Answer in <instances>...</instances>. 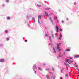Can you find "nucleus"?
Instances as JSON below:
<instances>
[{"instance_id":"cd10ccee","label":"nucleus","mask_w":79,"mask_h":79,"mask_svg":"<svg viewBox=\"0 0 79 79\" xmlns=\"http://www.w3.org/2000/svg\"><path fill=\"white\" fill-rule=\"evenodd\" d=\"M5 6V5L4 4H2V7H4Z\"/></svg>"},{"instance_id":"680f3d73","label":"nucleus","mask_w":79,"mask_h":79,"mask_svg":"<svg viewBox=\"0 0 79 79\" xmlns=\"http://www.w3.org/2000/svg\"><path fill=\"white\" fill-rule=\"evenodd\" d=\"M49 15L50 16V15Z\"/></svg>"},{"instance_id":"a18cd8bd","label":"nucleus","mask_w":79,"mask_h":79,"mask_svg":"<svg viewBox=\"0 0 79 79\" xmlns=\"http://www.w3.org/2000/svg\"><path fill=\"white\" fill-rule=\"evenodd\" d=\"M52 74V72H50L49 73V74H50V75H51V74Z\"/></svg>"},{"instance_id":"37998d69","label":"nucleus","mask_w":79,"mask_h":79,"mask_svg":"<svg viewBox=\"0 0 79 79\" xmlns=\"http://www.w3.org/2000/svg\"><path fill=\"white\" fill-rule=\"evenodd\" d=\"M69 19H68V18H66V20H67V21Z\"/></svg>"},{"instance_id":"9d476101","label":"nucleus","mask_w":79,"mask_h":79,"mask_svg":"<svg viewBox=\"0 0 79 79\" xmlns=\"http://www.w3.org/2000/svg\"><path fill=\"white\" fill-rule=\"evenodd\" d=\"M67 60V59H65V62L64 63V65L65 66L68 65V64H67V61H66Z\"/></svg>"},{"instance_id":"09e8293b","label":"nucleus","mask_w":79,"mask_h":79,"mask_svg":"<svg viewBox=\"0 0 79 79\" xmlns=\"http://www.w3.org/2000/svg\"><path fill=\"white\" fill-rule=\"evenodd\" d=\"M59 20H57V23H59Z\"/></svg>"},{"instance_id":"6e6552de","label":"nucleus","mask_w":79,"mask_h":79,"mask_svg":"<svg viewBox=\"0 0 79 79\" xmlns=\"http://www.w3.org/2000/svg\"><path fill=\"white\" fill-rule=\"evenodd\" d=\"M30 17H32V16H31V15H30L29 16L28 15H27L26 16V18L27 19H29V18H30Z\"/></svg>"},{"instance_id":"3c124183","label":"nucleus","mask_w":79,"mask_h":79,"mask_svg":"<svg viewBox=\"0 0 79 79\" xmlns=\"http://www.w3.org/2000/svg\"><path fill=\"white\" fill-rule=\"evenodd\" d=\"M43 66H45V64H43Z\"/></svg>"},{"instance_id":"c756f323","label":"nucleus","mask_w":79,"mask_h":79,"mask_svg":"<svg viewBox=\"0 0 79 79\" xmlns=\"http://www.w3.org/2000/svg\"><path fill=\"white\" fill-rule=\"evenodd\" d=\"M60 37H62V34L61 33H60Z\"/></svg>"},{"instance_id":"f3484780","label":"nucleus","mask_w":79,"mask_h":79,"mask_svg":"<svg viewBox=\"0 0 79 79\" xmlns=\"http://www.w3.org/2000/svg\"><path fill=\"white\" fill-rule=\"evenodd\" d=\"M46 71H51V69H46Z\"/></svg>"},{"instance_id":"dca6fc26","label":"nucleus","mask_w":79,"mask_h":79,"mask_svg":"<svg viewBox=\"0 0 79 79\" xmlns=\"http://www.w3.org/2000/svg\"><path fill=\"white\" fill-rule=\"evenodd\" d=\"M62 57V56H61V55L59 54L58 56H57V58H61V57Z\"/></svg>"},{"instance_id":"aec40b11","label":"nucleus","mask_w":79,"mask_h":79,"mask_svg":"<svg viewBox=\"0 0 79 79\" xmlns=\"http://www.w3.org/2000/svg\"><path fill=\"white\" fill-rule=\"evenodd\" d=\"M64 69V68H62V69H61V70L60 72H61L62 73H63V71Z\"/></svg>"},{"instance_id":"a19ab883","label":"nucleus","mask_w":79,"mask_h":79,"mask_svg":"<svg viewBox=\"0 0 79 79\" xmlns=\"http://www.w3.org/2000/svg\"><path fill=\"white\" fill-rule=\"evenodd\" d=\"M74 5H76V2H75L74 3Z\"/></svg>"},{"instance_id":"4be33fe9","label":"nucleus","mask_w":79,"mask_h":79,"mask_svg":"<svg viewBox=\"0 0 79 79\" xmlns=\"http://www.w3.org/2000/svg\"><path fill=\"white\" fill-rule=\"evenodd\" d=\"M54 19H55V20H57V17H54L53 18Z\"/></svg>"},{"instance_id":"f8f14e48","label":"nucleus","mask_w":79,"mask_h":79,"mask_svg":"<svg viewBox=\"0 0 79 79\" xmlns=\"http://www.w3.org/2000/svg\"><path fill=\"white\" fill-rule=\"evenodd\" d=\"M49 41L50 42V43H52V37H51V36H49Z\"/></svg>"},{"instance_id":"5701e85b","label":"nucleus","mask_w":79,"mask_h":79,"mask_svg":"<svg viewBox=\"0 0 79 79\" xmlns=\"http://www.w3.org/2000/svg\"><path fill=\"white\" fill-rule=\"evenodd\" d=\"M33 68H34V69H35V68H37V67L36 66V65H34L33 67Z\"/></svg>"},{"instance_id":"de8ad7c7","label":"nucleus","mask_w":79,"mask_h":79,"mask_svg":"<svg viewBox=\"0 0 79 79\" xmlns=\"http://www.w3.org/2000/svg\"><path fill=\"white\" fill-rule=\"evenodd\" d=\"M28 27H30V25H29V23H28Z\"/></svg>"},{"instance_id":"b1692460","label":"nucleus","mask_w":79,"mask_h":79,"mask_svg":"<svg viewBox=\"0 0 79 79\" xmlns=\"http://www.w3.org/2000/svg\"><path fill=\"white\" fill-rule=\"evenodd\" d=\"M46 76L47 78V79H50V78L49 76H48V75H46Z\"/></svg>"},{"instance_id":"603ef678","label":"nucleus","mask_w":79,"mask_h":79,"mask_svg":"<svg viewBox=\"0 0 79 79\" xmlns=\"http://www.w3.org/2000/svg\"><path fill=\"white\" fill-rule=\"evenodd\" d=\"M60 79H63V77H60Z\"/></svg>"},{"instance_id":"c03bdc74","label":"nucleus","mask_w":79,"mask_h":79,"mask_svg":"<svg viewBox=\"0 0 79 79\" xmlns=\"http://www.w3.org/2000/svg\"><path fill=\"white\" fill-rule=\"evenodd\" d=\"M69 58H70V59H73V57H69Z\"/></svg>"},{"instance_id":"f257e3e1","label":"nucleus","mask_w":79,"mask_h":79,"mask_svg":"<svg viewBox=\"0 0 79 79\" xmlns=\"http://www.w3.org/2000/svg\"><path fill=\"white\" fill-rule=\"evenodd\" d=\"M60 45H61V43H57V44L56 48L55 47L53 48L52 52L54 53H56L57 50H58V52H60V51L61 50V49H60Z\"/></svg>"},{"instance_id":"7ed1b4c3","label":"nucleus","mask_w":79,"mask_h":79,"mask_svg":"<svg viewBox=\"0 0 79 79\" xmlns=\"http://www.w3.org/2000/svg\"><path fill=\"white\" fill-rule=\"evenodd\" d=\"M55 27H56V32L58 33V31H59V27H58V25L56 23V26H55Z\"/></svg>"},{"instance_id":"4468645a","label":"nucleus","mask_w":79,"mask_h":79,"mask_svg":"<svg viewBox=\"0 0 79 79\" xmlns=\"http://www.w3.org/2000/svg\"><path fill=\"white\" fill-rule=\"evenodd\" d=\"M70 52V49L68 48L66 49L65 50H64V52Z\"/></svg>"},{"instance_id":"7c9ffc66","label":"nucleus","mask_w":79,"mask_h":79,"mask_svg":"<svg viewBox=\"0 0 79 79\" xmlns=\"http://www.w3.org/2000/svg\"><path fill=\"white\" fill-rule=\"evenodd\" d=\"M3 45L2 44H0V47H3Z\"/></svg>"},{"instance_id":"2f4dec72","label":"nucleus","mask_w":79,"mask_h":79,"mask_svg":"<svg viewBox=\"0 0 79 79\" xmlns=\"http://www.w3.org/2000/svg\"><path fill=\"white\" fill-rule=\"evenodd\" d=\"M68 73L66 74L65 75V77H68Z\"/></svg>"},{"instance_id":"1a4fd4ad","label":"nucleus","mask_w":79,"mask_h":79,"mask_svg":"<svg viewBox=\"0 0 79 79\" xmlns=\"http://www.w3.org/2000/svg\"><path fill=\"white\" fill-rule=\"evenodd\" d=\"M44 12L46 16H47L48 17H49V15H48V13H47V12L46 11H45Z\"/></svg>"},{"instance_id":"72a5a7b5","label":"nucleus","mask_w":79,"mask_h":79,"mask_svg":"<svg viewBox=\"0 0 79 79\" xmlns=\"http://www.w3.org/2000/svg\"><path fill=\"white\" fill-rule=\"evenodd\" d=\"M6 40H7L8 41L9 40H10V39L9 38H6Z\"/></svg>"},{"instance_id":"39448f33","label":"nucleus","mask_w":79,"mask_h":79,"mask_svg":"<svg viewBox=\"0 0 79 79\" xmlns=\"http://www.w3.org/2000/svg\"><path fill=\"white\" fill-rule=\"evenodd\" d=\"M38 23L39 24H40V19H41V15H39V16H38Z\"/></svg>"},{"instance_id":"bb28decb","label":"nucleus","mask_w":79,"mask_h":79,"mask_svg":"<svg viewBox=\"0 0 79 79\" xmlns=\"http://www.w3.org/2000/svg\"><path fill=\"white\" fill-rule=\"evenodd\" d=\"M52 71H55V70L54 69V68H53V67H52Z\"/></svg>"},{"instance_id":"4c0bfd02","label":"nucleus","mask_w":79,"mask_h":79,"mask_svg":"<svg viewBox=\"0 0 79 79\" xmlns=\"http://www.w3.org/2000/svg\"><path fill=\"white\" fill-rule=\"evenodd\" d=\"M61 37H59L58 38V39L60 40H61Z\"/></svg>"},{"instance_id":"e433bc0d","label":"nucleus","mask_w":79,"mask_h":79,"mask_svg":"<svg viewBox=\"0 0 79 79\" xmlns=\"http://www.w3.org/2000/svg\"><path fill=\"white\" fill-rule=\"evenodd\" d=\"M45 36L46 37H48V35L47 34H46L45 35Z\"/></svg>"},{"instance_id":"473e14b6","label":"nucleus","mask_w":79,"mask_h":79,"mask_svg":"<svg viewBox=\"0 0 79 79\" xmlns=\"http://www.w3.org/2000/svg\"><path fill=\"white\" fill-rule=\"evenodd\" d=\"M49 45H50L51 46V47H52V45H53V44H52L49 43Z\"/></svg>"},{"instance_id":"a211bd4d","label":"nucleus","mask_w":79,"mask_h":79,"mask_svg":"<svg viewBox=\"0 0 79 79\" xmlns=\"http://www.w3.org/2000/svg\"><path fill=\"white\" fill-rule=\"evenodd\" d=\"M50 9H51V8H47L45 9V10H50Z\"/></svg>"},{"instance_id":"2eb2a0df","label":"nucleus","mask_w":79,"mask_h":79,"mask_svg":"<svg viewBox=\"0 0 79 79\" xmlns=\"http://www.w3.org/2000/svg\"><path fill=\"white\" fill-rule=\"evenodd\" d=\"M66 55V52H65V51L62 54V56H65Z\"/></svg>"},{"instance_id":"412c9836","label":"nucleus","mask_w":79,"mask_h":79,"mask_svg":"<svg viewBox=\"0 0 79 79\" xmlns=\"http://www.w3.org/2000/svg\"><path fill=\"white\" fill-rule=\"evenodd\" d=\"M6 19L7 20H10V17H6Z\"/></svg>"},{"instance_id":"c9c22d12","label":"nucleus","mask_w":79,"mask_h":79,"mask_svg":"<svg viewBox=\"0 0 79 79\" xmlns=\"http://www.w3.org/2000/svg\"><path fill=\"white\" fill-rule=\"evenodd\" d=\"M6 2L7 3H8V2H9V0H6Z\"/></svg>"},{"instance_id":"9b49d317","label":"nucleus","mask_w":79,"mask_h":79,"mask_svg":"<svg viewBox=\"0 0 79 79\" xmlns=\"http://www.w3.org/2000/svg\"><path fill=\"white\" fill-rule=\"evenodd\" d=\"M74 58H79V55H74Z\"/></svg>"},{"instance_id":"393cba45","label":"nucleus","mask_w":79,"mask_h":79,"mask_svg":"<svg viewBox=\"0 0 79 79\" xmlns=\"http://www.w3.org/2000/svg\"><path fill=\"white\" fill-rule=\"evenodd\" d=\"M37 6H38V7H40L41 6V5H39V4H37L36 5Z\"/></svg>"},{"instance_id":"8fccbe9b","label":"nucleus","mask_w":79,"mask_h":79,"mask_svg":"<svg viewBox=\"0 0 79 79\" xmlns=\"http://www.w3.org/2000/svg\"><path fill=\"white\" fill-rule=\"evenodd\" d=\"M62 23H64V21H63V20H62L61 22Z\"/></svg>"},{"instance_id":"79ce46f5","label":"nucleus","mask_w":79,"mask_h":79,"mask_svg":"<svg viewBox=\"0 0 79 79\" xmlns=\"http://www.w3.org/2000/svg\"><path fill=\"white\" fill-rule=\"evenodd\" d=\"M25 42H27V40H25Z\"/></svg>"},{"instance_id":"f03ea898","label":"nucleus","mask_w":79,"mask_h":79,"mask_svg":"<svg viewBox=\"0 0 79 79\" xmlns=\"http://www.w3.org/2000/svg\"><path fill=\"white\" fill-rule=\"evenodd\" d=\"M66 61L68 63H69V64H70L71 63L73 62V60H70L68 59H67Z\"/></svg>"},{"instance_id":"a878e982","label":"nucleus","mask_w":79,"mask_h":79,"mask_svg":"<svg viewBox=\"0 0 79 79\" xmlns=\"http://www.w3.org/2000/svg\"><path fill=\"white\" fill-rule=\"evenodd\" d=\"M38 69L40 70V71H41L42 70V68H41L40 67H38Z\"/></svg>"},{"instance_id":"20e7f679","label":"nucleus","mask_w":79,"mask_h":79,"mask_svg":"<svg viewBox=\"0 0 79 79\" xmlns=\"http://www.w3.org/2000/svg\"><path fill=\"white\" fill-rule=\"evenodd\" d=\"M51 79H56V76L53 75V74H52L51 75Z\"/></svg>"},{"instance_id":"052dcab7","label":"nucleus","mask_w":79,"mask_h":79,"mask_svg":"<svg viewBox=\"0 0 79 79\" xmlns=\"http://www.w3.org/2000/svg\"><path fill=\"white\" fill-rule=\"evenodd\" d=\"M79 73V71H78V73Z\"/></svg>"},{"instance_id":"864d4df0","label":"nucleus","mask_w":79,"mask_h":79,"mask_svg":"<svg viewBox=\"0 0 79 79\" xmlns=\"http://www.w3.org/2000/svg\"><path fill=\"white\" fill-rule=\"evenodd\" d=\"M25 23H27V21H25Z\"/></svg>"},{"instance_id":"f704fd0d","label":"nucleus","mask_w":79,"mask_h":79,"mask_svg":"<svg viewBox=\"0 0 79 79\" xmlns=\"http://www.w3.org/2000/svg\"><path fill=\"white\" fill-rule=\"evenodd\" d=\"M74 65L77 67V68H78V65L77 64H74Z\"/></svg>"},{"instance_id":"4d7b16f0","label":"nucleus","mask_w":79,"mask_h":79,"mask_svg":"<svg viewBox=\"0 0 79 79\" xmlns=\"http://www.w3.org/2000/svg\"><path fill=\"white\" fill-rule=\"evenodd\" d=\"M75 64H74H74H77V63H76V62H75Z\"/></svg>"},{"instance_id":"58836bf2","label":"nucleus","mask_w":79,"mask_h":79,"mask_svg":"<svg viewBox=\"0 0 79 79\" xmlns=\"http://www.w3.org/2000/svg\"><path fill=\"white\" fill-rule=\"evenodd\" d=\"M66 66H68V67H69V68L70 67V66H69V64H68V65H65Z\"/></svg>"},{"instance_id":"13d9d810","label":"nucleus","mask_w":79,"mask_h":79,"mask_svg":"<svg viewBox=\"0 0 79 79\" xmlns=\"http://www.w3.org/2000/svg\"><path fill=\"white\" fill-rule=\"evenodd\" d=\"M39 3H42V2H39Z\"/></svg>"},{"instance_id":"bf43d9fd","label":"nucleus","mask_w":79,"mask_h":79,"mask_svg":"<svg viewBox=\"0 0 79 79\" xmlns=\"http://www.w3.org/2000/svg\"><path fill=\"white\" fill-rule=\"evenodd\" d=\"M60 11V10H59V11Z\"/></svg>"},{"instance_id":"423d86ee","label":"nucleus","mask_w":79,"mask_h":79,"mask_svg":"<svg viewBox=\"0 0 79 79\" xmlns=\"http://www.w3.org/2000/svg\"><path fill=\"white\" fill-rule=\"evenodd\" d=\"M49 19L51 21V23L52 25H54V23H53V21H52V18L51 17H49Z\"/></svg>"},{"instance_id":"6e6d98bb","label":"nucleus","mask_w":79,"mask_h":79,"mask_svg":"<svg viewBox=\"0 0 79 79\" xmlns=\"http://www.w3.org/2000/svg\"><path fill=\"white\" fill-rule=\"evenodd\" d=\"M61 52L59 53V55H61Z\"/></svg>"},{"instance_id":"ea45409f","label":"nucleus","mask_w":79,"mask_h":79,"mask_svg":"<svg viewBox=\"0 0 79 79\" xmlns=\"http://www.w3.org/2000/svg\"><path fill=\"white\" fill-rule=\"evenodd\" d=\"M59 31H62V29H61V28H60V29H59Z\"/></svg>"},{"instance_id":"c85d7f7f","label":"nucleus","mask_w":79,"mask_h":79,"mask_svg":"<svg viewBox=\"0 0 79 79\" xmlns=\"http://www.w3.org/2000/svg\"><path fill=\"white\" fill-rule=\"evenodd\" d=\"M8 30H6L5 31V33H8Z\"/></svg>"},{"instance_id":"5fc2aeb1","label":"nucleus","mask_w":79,"mask_h":79,"mask_svg":"<svg viewBox=\"0 0 79 79\" xmlns=\"http://www.w3.org/2000/svg\"><path fill=\"white\" fill-rule=\"evenodd\" d=\"M33 71H35V70L34 69V68H33Z\"/></svg>"},{"instance_id":"6ab92c4d","label":"nucleus","mask_w":79,"mask_h":79,"mask_svg":"<svg viewBox=\"0 0 79 79\" xmlns=\"http://www.w3.org/2000/svg\"><path fill=\"white\" fill-rule=\"evenodd\" d=\"M32 20H33V22H34V23H35V18L34 17H32Z\"/></svg>"},{"instance_id":"49530a36","label":"nucleus","mask_w":79,"mask_h":79,"mask_svg":"<svg viewBox=\"0 0 79 79\" xmlns=\"http://www.w3.org/2000/svg\"><path fill=\"white\" fill-rule=\"evenodd\" d=\"M36 71H35V74H36Z\"/></svg>"},{"instance_id":"ddd939ff","label":"nucleus","mask_w":79,"mask_h":79,"mask_svg":"<svg viewBox=\"0 0 79 79\" xmlns=\"http://www.w3.org/2000/svg\"><path fill=\"white\" fill-rule=\"evenodd\" d=\"M51 37L53 39H54V35H53V34L52 32L51 34Z\"/></svg>"},{"instance_id":"0eeeda50","label":"nucleus","mask_w":79,"mask_h":79,"mask_svg":"<svg viewBox=\"0 0 79 79\" xmlns=\"http://www.w3.org/2000/svg\"><path fill=\"white\" fill-rule=\"evenodd\" d=\"M5 61V60L4 59H0V62L1 63H3V62H4Z\"/></svg>"}]
</instances>
